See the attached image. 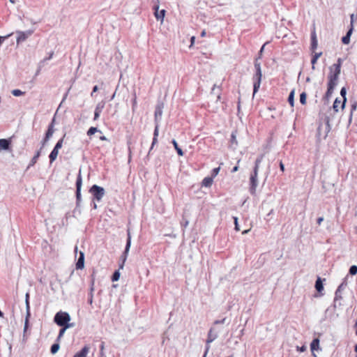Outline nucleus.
I'll use <instances>...</instances> for the list:
<instances>
[{
	"mask_svg": "<svg viewBox=\"0 0 357 357\" xmlns=\"http://www.w3.org/2000/svg\"><path fill=\"white\" fill-rule=\"evenodd\" d=\"M130 245H131V236H130V231H128L126 246L123 255L121 257L122 264L120 265V268H123V267L124 266V264L126 261V259H127V257H128V252H129V250L130 248Z\"/></svg>",
	"mask_w": 357,
	"mask_h": 357,
	"instance_id": "0eeeda50",
	"label": "nucleus"
},
{
	"mask_svg": "<svg viewBox=\"0 0 357 357\" xmlns=\"http://www.w3.org/2000/svg\"><path fill=\"white\" fill-rule=\"evenodd\" d=\"M342 101L338 100V98H336L333 103V110L335 112H337L339 111V109L341 108Z\"/></svg>",
	"mask_w": 357,
	"mask_h": 357,
	"instance_id": "393cba45",
	"label": "nucleus"
},
{
	"mask_svg": "<svg viewBox=\"0 0 357 357\" xmlns=\"http://www.w3.org/2000/svg\"><path fill=\"white\" fill-rule=\"evenodd\" d=\"M220 167H216V168H214V169H213L212 176H216L218 174V173H219V172H220Z\"/></svg>",
	"mask_w": 357,
	"mask_h": 357,
	"instance_id": "49530a36",
	"label": "nucleus"
},
{
	"mask_svg": "<svg viewBox=\"0 0 357 357\" xmlns=\"http://www.w3.org/2000/svg\"><path fill=\"white\" fill-rule=\"evenodd\" d=\"M163 105L159 104L156 106L155 111V121L158 123L162 115Z\"/></svg>",
	"mask_w": 357,
	"mask_h": 357,
	"instance_id": "9b49d317",
	"label": "nucleus"
},
{
	"mask_svg": "<svg viewBox=\"0 0 357 357\" xmlns=\"http://www.w3.org/2000/svg\"><path fill=\"white\" fill-rule=\"evenodd\" d=\"M236 133L237 131L235 130L231 133V146L232 149H235L238 146V142L236 140Z\"/></svg>",
	"mask_w": 357,
	"mask_h": 357,
	"instance_id": "6ab92c4d",
	"label": "nucleus"
},
{
	"mask_svg": "<svg viewBox=\"0 0 357 357\" xmlns=\"http://www.w3.org/2000/svg\"><path fill=\"white\" fill-rule=\"evenodd\" d=\"M81 187H82V178L81 176L79 175L77 178L76 181V197L77 200L79 201L81 197Z\"/></svg>",
	"mask_w": 357,
	"mask_h": 357,
	"instance_id": "ddd939ff",
	"label": "nucleus"
},
{
	"mask_svg": "<svg viewBox=\"0 0 357 357\" xmlns=\"http://www.w3.org/2000/svg\"><path fill=\"white\" fill-rule=\"evenodd\" d=\"M156 123V125H155V128L154 130L153 137H158V136L159 135L158 123Z\"/></svg>",
	"mask_w": 357,
	"mask_h": 357,
	"instance_id": "c03bdc74",
	"label": "nucleus"
},
{
	"mask_svg": "<svg viewBox=\"0 0 357 357\" xmlns=\"http://www.w3.org/2000/svg\"><path fill=\"white\" fill-rule=\"evenodd\" d=\"M136 105H137V97H136V95H135V97L132 100V110L133 111H135Z\"/></svg>",
	"mask_w": 357,
	"mask_h": 357,
	"instance_id": "3c124183",
	"label": "nucleus"
},
{
	"mask_svg": "<svg viewBox=\"0 0 357 357\" xmlns=\"http://www.w3.org/2000/svg\"><path fill=\"white\" fill-rule=\"evenodd\" d=\"M15 33L17 34V45H20V43L26 41L27 38H29L34 33V29H29L25 31H16Z\"/></svg>",
	"mask_w": 357,
	"mask_h": 357,
	"instance_id": "423d86ee",
	"label": "nucleus"
},
{
	"mask_svg": "<svg viewBox=\"0 0 357 357\" xmlns=\"http://www.w3.org/2000/svg\"><path fill=\"white\" fill-rule=\"evenodd\" d=\"M11 144L10 139H0V151L9 150Z\"/></svg>",
	"mask_w": 357,
	"mask_h": 357,
	"instance_id": "f8f14e48",
	"label": "nucleus"
},
{
	"mask_svg": "<svg viewBox=\"0 0 357 357\" xmlns=\"http://www.w3.org/2000/svg\"><path fill=\"white\" fill-rule=\"evenodd\" d=\"M195 40V36L191 37V39H190V41H191L190 47L194 44Z\"/></svg>",
	"mask_w": 357,
	"mask_h": 357,
	"instance_id": "69168bd1",
	"label": "nucleus"
},
{
	"mask_svg": "<svg viewBox=\"0 0 357 357\" xmlns=\"http://www.w3.org/2000/svg\"><path fill=\"white\" fill-rule=\"evenodd\" d=\"M329 69L330 73L328 77V83H330V87L331 89L333 86H336V85L337 84L339 76L340 75L341 71L340 70L339 65H332L331 66H330Z\"/></svg>",
	"mask_w": 357,
	"mask_h": 357,
	"instance_id": "20e7f679",
	"label": "nucleus"
},
{
	"mask_svg": "<svg viewBox=\"0 0 357 357\" xmlns=\"http://www.w3.org/2000/svg\"><path fill=\"white\" fill-rule=\"evenodd\" d=\"M157 141H158L157 137H153V142H152V145H151V149H153V146L155 144Z\"/></svg>",
	"mask_w": 357,
	"mask_h": 357,
	"instance_id": "bf43d9fd",
	"label": "nucleus"
},
{
	"mask_svg": "<svg viewBox=\"0 0 357 357\" xmlns=\"http://www.w3.org/2000/svg\"><path fill=\"white\" fill-rule=\"evenodd\" d=\"M315 288H316L317 291L319 292H321L324 289L322 281L321 280V279L319 278L316 281Z\"/></svg>",
	"mask_w": 357,
	"mask_h": 357,
	"instance_id": "c85d7f7f",
	"label": "nucleus"
},
{
	"mask_svg": "<svg viewBox=\"0 0 357 357\" xmlns=\"http://www.w3.org/2000/svg\"><path fill=\"white\" fill-rule=\"evenodd\" d=\"M213 183V178L206 177L202 181V186L210 187Z\"/></svg>",
	"mask_w": 357,
	"mask_h": 357,
	"instance_id": "b1692460",
	"label": "nucleus"
},
{
	"mask_svg": "<svg viewBox=\"0 0 357 357\" xmlns=\"http://www.w3.org/2000/svg\"><path fill=\"white\" fill-rule=\"evenodd\" d=\"M62 337H63L62 336H60V335H58V336H57V337H56V342H58V343H59V342H60V340H61V339Z\"/></svg>",
	"mask_w": 357,
	"mask_h": 357,
	"instance_id": "0e129e2a",
	"label": "nucleus"
},
{
	"mask_svg": "<svg viewBox=\"0 0 357 357\" xmlns=\"http://www.w3.org/2000/svg\"><path fill=\"white\" fill-rule=\"evenodd\" d=\"M306 96H307L305 92L300 95V102L302 105H305L306 103Z\"/></svg>",
	"mask_w": 357,
	"mask_h": 357,
	"instance_id": "e433bc0d",
	"label": "nucleus"
},
{
	"mask_svg": "<svg viewBox=\"0 0 357 357\" xmlns=\"http://www.w3.org/2000/svg\"><path fill=\"white\" fill-rule=\"evenodd\" d=\"M71 318L67 312L59 311L54 317V321L59 326L74 327L75 324L70 323Z\"/></svg>",
	"mask_w": 357,
	"mask_h": 357,
	"instance_id": "f257e3e1",
	"label": "nucleus"
},
{
	"mask_svg": "<svg viewBox=\"0 0 357 357\" xmlns=\"http://www.w3.org/2000/svg\"><path fill=\"white\" fill-rule=\"evenodd\" d=\"M29 317H27V314L26 315V319H25V324H24V331H26L27 327H28V319H29Z\"/></svg>",
	"mask_w": 357,
	"mask_h": 357,
	"instance_id": "5fc2aeb1",
	"label": "nucleus"
},
{
	"mask_svg": "<svg viewBox=\"0 0 357 357\" xmlns=\"http://www.w3.org/2000/svg\"><path fill=\"white\" fill-rule=\"evenodd\" d=\"M61 328L59 330V335L63 336L64 333H66V330L68 328H70V327H66V326H60Z\"/></svg>",
	"mask_w": 357,
	"mask_h": 357,
	"instance_id": "ea45409f",
	"label": "nucleus"
},
{
	"mask_svg": "<svg viewBox=\"0 0 357 357\" xmlns=\"http://www.w3.org/2000/svg\"><path fill=\"white\" fill-rule=\"evenodd\" d=\"M261 77H262L261 70H259L258 71H256V73L253 77V79H254L253 95H255L257 92L258 89L260 87Z\"/></svg>",
	"mask_w": 357,
	"mask_h": 357,
	"instance_id": "6e6552de",
	"label": "nucleus"
},
{
	"mask_svg": "<svg viewBox=\"0 0 357 357\" xmlns=\"http://www.w3.org/2000/svg\"><path fill=\"white\" fill-rule=\"evenodd\" d=\"M25 304H26V312L27 314V317H30L31 312H30L29 293V292H27L25 294Z\"/></svg>",
	"mask_w": 357,
	"mask_h": 357,
	"instance_id": "aec40b11",
	"label": "nucleus"
},
{
	"mask_svg": "<svg viewBox=\"0 0 357 357\" xmlns=\"http://www.w3.org/2000/svg\"><path fill=\"white\" fill-rule=\"evenodd\" d=\"M86 119H87V116H84V114H82L80 115L79 119V123H80V122H82L83 123H85V120H86Z\"/></svg>",
	"mask_w": 357,
	"mask_h": 357,
	"instance_id": "de8ad7c7",
	"label": "nucleus"
},
{
	"mask_svg": "<svg viewBox=\"0 0 357 357\" xmlns=\"http://www.w3.org/2000/svg\"><path fill=\"white\" fill-rule=\"evenodd\" d=\"M93 135V139H100V140H107V138L102 135L100 130H98L96 128L91 127V136Z\"/></svg>",
	"mask_w": 357,
	"mask_h": 357,
	"instance_id": "1a4fd4ad",
	"label": "nucleus"
},
{
	"mask_svg": "<svg viewBox=\"0 0 357 357\" xmlns=\"http://www.w3.org/2000/svg\"><path fill=\"white\" fill-rule=\"evenodd\" d=\"M89 351V347L86 345L80 351L77 352L73 357H86Z\"/></svg>",
	"mask_w": 357,
	"mask_h": 357,
	"instance_id": "dca6fc26",
	"label": "nucleus"
},
{
	"mask_svg": "<svg viewBox=\"0 0 357 357\" xmlns=\"http://www.w3.org/2000/svg\"><path fill=\"white\" fill-rule=\"evenodd\" d=\"M342 61V59L339 58V59H337V63H335V64H334V65H339V67H340V70H341Z\"/></svg>",
	"mask_w": 357,
	"mask_h": 357,
	"instance_id": "6e6d98bb",
	"label": "nucleus"
},
{
	"mask_svg": "<svg viewBox=\"0 0 357 357\" xmlns=\"http://www.w3.org/2000/svg\"><path fill=\"white\" fill-rule=\"evenodd\" d=\"M48 141H49V139H46V137H44V139L41 142V147L39 150L41 151L43 149V148L46 145V144L47 143Z\"/></svg>",
	"mask_w": 357,
	"mask_h": 357,
	"instance_id": "09e8293b",
	"label": "nucleus"
},
{
	"mask_svg": "<svg viewBox=\"0 0 357 357\" xmlns=\"http://www.w3.org/2000/svg\"><path fill=\"white\" fill-rule=\"evenodd\" d=\"M13 33L8 34L5 36H0V45L2 44V43L8 38H9Z\"/></svg>",
	"mask_w": 357,
	"mask_h": 357,
	"instance_id": "a18cd8bd",
	"label": "nucleus"
},
{
	"mask_svg": "<svg viewBox=\"0 0 357 357\" xmlns=\"http://www.w3.org/2000/svg\"><path fill=\"white\" fill-rule=\"evenodd\" d=\"M352 31H353V28L351 27V29L348 31L347 35L345 36H344L342 39V41L344 44H349V42H350V37H351V35L352 33Z\"/></svg>",
	"mask_w": 357,
	"mask_h": 357,
	"instance_id": "412c9836",
	"label": "nucleus"
},
{
	"mask_svg": "<svg viewBox=\"0 0 357 357\" xmlns=\"http://www.w3.org/2000/svg\"><path fill=\"white\" fill-rule=\"evenodd\" d=\"M105 102L104 101V100H102L97 104L95 110L101 112L102 109L105 107Z\"/></svg>",
	"mask_w": 357,
	"mask_h": 357,
	"instance_id": "72a5a7b5",
	"label": "nucleus"
},
{
	"mask_svg": "<svg viewBox=\"0 0 357 357\" xmlns=\"http://www.w3.org/2000/svg\"><path fill=\"white\" fill-rule=\"evenodd\" d=\"M280 169H281L282 172H284V165H283V163H282V162H280Z\"/></svg>",
	"mask_w": 357,
	"mask_h": 357,
	"instance_id": "e2e57ef3",
	"label": "nucleus"
},
{
	"mask_svg": "<svg viewBox=\"0 0 357 357\" xmlns=\"http://www.w3.org/2000/svg\"><path fill=\"white\" fill-rule=\"evenodd\" d=\"M43 65H44L43 63H39L38 68V69L36 70V76H37L40 73V72L41 70V68H42V66Z\"/></svg>",
	"mask_w": 357,
	"mask_h": 357,
	"instance_id": "864d4df0",
	"label": "nucleus"
},
{
	"mask_svg": "<svg viewBox=\"0 0 357 357\" xmlns=\"http://www.w3.org/2000/svg\"><path fill=\"white\" fill-rule=\"evenodd\" d=\"M357 108V102H354L352 105H351V113H350V115H349V123H350L352 121V116H353V112Z\"/></svg>",
	"mask_w": 357,
	"mask_h": 357,
	"instance_id": "f704fd0d",
	"label": "nucleus"
},
{
	"mask_svg": "<svg viewBox=\"0 0 357 357\" xmlns=\"http://www.w3.org/2000/svg\"><path fill=\"white\" fill-rule=\"evenodd\" d=\"M294 93H295V90L294 89L290 92L289 98H288L289 103L290 104V105L291 107L294 106Z\"/></svg>",
	"mask_w": 357,
	"mask_h": 357,
	"instance_id": "c756f323",
	"label": "nucleus"
},
{
	"mask_svg": "<svg viewBox=\"0 0 357 357\" xmlns=\"http://www.w3.org/2000/svg\"><path fill=\"white\" fill-rule=\"evenodd\" d=\"M226 322V318L221 320H217L213 323V326L210 328L208 333V338L206 343L208 344L213 342L218 336V333L222 331V327L218 326L220 324H224Z\"/></svg>",
	"mask_w": 357,
	"mask_h": 357,
	"instance_id": "7ed1b4c3",
	"label": "nucleus"
},
{
	"mask_svg": "<svg viewBox=\"0 0 357 357\" xmlns=\"http://www.w3.org/2000/svg\"><path fill=\"white\" fill-rule=\"evenodd\" d=\"M346 94H347L346 89L344 87L342 88L341 91H340V95L342 96V97L343 98V100H342V105H341V109H344V107H345V104H346V102H347Z\"/></svg>",
	"mask_w": 357,
	"mask_h": 357,
	"instance_id": "4be33fe9",
	"label": "nucleus"
},
{
	"mask_svg": "<svg viewBox=\"0 0 357 357\" xmlns=\"http://www.w3.org/2000/svg\"><path fill=\"white\" fill-rule=\"evenodd\" d=\"M342 286V284L340 286H339L338 289H337V291L335 292V298H337L338 297V294L340 291V289H341Z\"/></svg>",
	"mask_w": 357,
	"mask_h": 357,
	"instance_id": "13d9d810",
	"label": "nucleus"
},
{
	"mask_svg": "<svg viewBox=\"0 0 357 357\" xmlns=\"http://www.w3.org/2000/svg\"><path fill=\"white\" fill-rule=\"evenodd\" d=\"M319 346V340L316 338L312 340L310 347L312 351L317 350Z\"/></svg>",
	"mask_w": 357,
	"mask_h": 357,
	"instance_id": "cd10ccee",
	"label": "nucleus"
},
{
	"mask_svg": "<svg viewBox=\"0 0 357 357\" xmlns=\"http://www.w3.org/2000/svg\"><path fill=\"white\" fill-rule=\"evenodd\" d=\"M331 122H332V119H331L330 117L326 118V133L325 137L328 135V133L330 132V130L331 129Z\"/></svg>",
	"mask_w": 357,
	"mask_h": 357,
	"instance_id": "2f4dec72",
	"label": "nucleus"
},
{
	"mask_svg": "<svg viewBox=\"0 0 357 357\" xmlns=\"http://www.w3.org/2000/svg\"><path fill=\"white\" fill-rule=\"evenodd\" d=\"M324 221V218L323 217H320L317 219V224L318 225H321V222Z\"/></svg>",
	"mask_w": 357,
	"mask_h": 357,
	"instance_id": "052dcab7",
	"label": "nucleus"
},
{
	"mask_svg": "<svg viewBox=\"0 0 357 357\" xmlns=\"http://www.w3.org/2000/svg\"><path fill=\"white\" fill-rule=\"evenodd\" d=\"M119 278H120V273H119V271H116L112 276V280L117 281L119 280Z\"/></svg>",
	"mask_w": 357,
	"mask_h": 357,
	"instance_id": "37998d69",
	"label": "nucleus"
},
{
	"mask_svg": "<svg viewBox=\"0 0 357 357\" xmlns=\"http://www.w3.org/2000/svg\"><path fill=\"white\" fill-rule=\"evenodd\" d=\"M354 17H355L354 14L351 15V24L352 28H353V22H354Z\"/></svg>",
	"mask_w": 357,
	"mask_h": 357,
	"instance_id": "680f3d73",
	"label": "nucleus"
},
{
	"mask_svg": "<svg viewBox=\"0 0 357 357\" xmlns=\"http://www.w3.org/2000/svg\"><path fill=\"white\" fill-rule=\"evenodd\" d=\"M100 113L101 112L95 110V112H94V119L95 120H96L98 118Z\"/></svg>",
	"mask_w": 357,
	"mask_h": 357,
	"instance_id": "4d7b16f0",
	"label": "nucleus"
},
{
	"mask_svg": "<svg viewBox=\"0 0 357 357\" xmlns=\"http://www.w3.org/2000/svg\"><path fill=\"white\" fill-rule=\"evenodd\" d=\"M60 348V344L58 342L54 343L50 348V352L52 354H55L58 352Z\"/></svg>",
	"mask_w": 357,
	"mask_h": 357,
	"instance_id": "bb28decb",
	"label": "nucleus"
},
{
	"mask_svg": "<svg viewBox=\"0 0 357 357\" xmlns=\"http://www.w3.org/2000/svg\"><path fill=\"white\" fill-rule=\"evenodd\" d=\"M91 194H92L93 197L94 208H96L97 204L96 202H98L102 200L105 194V189L97 185H93L92 187H91Z\"/></svg>",
	"mask_w": 357,
	"mask_h": 357,
	"instance_id": "39448f33",
	"label": "nucleus"
},
{
	"mask_svg": "<svg viewBox=\"0 0 357 357\" xmlns=\"http://www.w3.org/2000/svg\"><path fill=\"white\" fill-rule=\"evenodd\" d=\"M263 158H264V155H259L256 161H255V167H254V172L253 174L250 176V193L251 194H255V192H256V189L258 186V181H257V176H258V171H259V165L260 163L261 162V161L263 160Z\"/></svg>",
	"mask_w": 357,
	"mask_h": 357,
	"instance_id": "f03ea898",
	"label": "nucleus"
},
{
	"mask_svg": "<svg viewBox=\"0 0 357 357\" xmlns=\"http://www.w3.org/2000/svg\"><path fill=\"white\" fill-rule=\"evenodd\" d=\"M40 153H41L40 150H38L36 152L35 155L31 158L29 165L27 166V168H26L27 169H29L30 167H33L37 162V160H38V158L40 157Z\"/></svg>",
	"mask_w": 357,
	"mask_h": 357,
	"instance_id": "a211bd4d",
	"label": "nucleus"
},
{
	"mask_svg": "<svg viewBox=\"0 0 357 357\" xmlns=\"http://www.w3.org/2000/svg\"><path fill=\"white\" fill-rule=\"evenodd\" d=\"M54 119H52L51 123L48 126V128H47V130L45 133V137H46V139H50L52 136L53 135V133L54 132Z\"/></svg>",
	"mask_w": 357,
	"mask_h": 357,
	"instance_id": "f3484780",
	"label": "nucleus"
},
{
	"mask_svg": "<svg viewBox=\"0 0 357 357\" xmlns=\"http://www.w3.org/2000/svg\"><path fill=\"white\" fill-rule=\"evenodd\" d=\"M58 153H59V151L53 149V150L51 151V153L49 155L50 163H52L56 159Z\"/></svg>",
	"mask_w": 357,
	"mask_h": 357,
	"instance_id": "5701e85b",
	"label": "nucleus"
},
{
	"mask_svg": "<svg viewBox=\"0 0 357 357\" xmlns=\"http://www.w3.org/2000/svg\"><path fill=\"white\" fill-rule=\"evenodd\" d=\"M273 213V209L272 208V209H271V210L268 211V213H267V216L271 215Z\"/></svg>",
	"mask_w": 357,
	"mask_h": 357,
	"instance_id": "774afa93",
	"label": "nucleus"
},
{
	"mask_svg": "<svg viewBox=\"0 0 357 357\" xmlns=\"http://www.w3.org/2000/svg\"><path fill=\"white\" fill-rule=\"evenodd\" d=\"M63 139L61 138L60 139L56 144L55 146L54 147V149H56V150H59L61 147H62V145H63Z\"/></svg>",
	"mask_w": 357,
	"mask_h": 357,
	"instance_id": "4c0bfd02",
	"label": "nucleus"
},
{
	"mask_svg": "<svg viewBox=\"0 0 357 357\" xmlns=\"http://www.w3.org/2000/svg\"><path fill=\"white\" fill-rule=\"evenodd\" d=\"M172 144H173L175 149L176 150L178 155L180 156H183V152L182 149L178 147V144L175 139L172 140Z\"/></svg>",
	"mask_w": 357,
	"mask_h": 357,
	"instance_id": "7c9ffc66",
	"label": "nucleus"
},
{
	"mask_svg": "<svg viewBox=\"0 0 357 357\" xmlns=\"http://www.w3.org/2000/svg\"><path fill=\"white\" fill-rule=\"evenodd\" d=\"M317 45H318L317 40V38H316V35L314 33L312 35V43H311L312 49L313 50H315L317 47Z\"/></svg>",
	"mask_w": 357,
	"mask_h": 357,
	"instance_id": "473e14b6",
	"label": "nucleus"
},
{
	"mask_svg": "<svg viewBox=\"0 0 357 357\" xmlns=\"http://www.w3.org/2000/svg\"><path fill=\"white\" fill-rule=\"evenodd\" d=\"M100 91L101 92V98H105L106 96V91H105V85L102 83L99 86H95L93 89L92 93H95L96 91ZM93 93H91V96H92Z\"/></svg>",
	"mask_w": 357,
	"mask_h": 357,
	"instance_id": "2eb2a0df",
	"label": "nucleus"
},
{
	"mask_svg": "<svg viewBox=\"0 0 357 357\" xmlns=\"http://www.w3.org/2000/svg\"><path fill=\"white\" fill-rule=\"evenodd\" d=\"M349 273L352 275H356L357 273V266H351L349 269Z\"/></svg>",
	"mask_w": 357,
	"mask_h": 357,
	"instance_id": "58836bf2",
	"label": "nucleus"
},
{
	"mask_svg": "<svg viewBox=\"0 0 357 357\" xmlns=\"http://www.w3.org/2000/svg\"><path fill=\"white\" fill-rule=\"evenodd\" d=\"M321 54H322V52H318V53H315L313 55L312 61H311V63H312V68L313 70L315 68L314 65L317 63V61L319 59V58L321 56Z\"/></svg>",
	"mask_w": 357,
	"mask_h": 357,
	"instance_id": "a878e982",
	"label": "nucleus"
},
{
	"mask_svg": "<svg viewBox=\"0 0 357 357\" xmlns=\"http://www.w3.org/2000/svg\"><path fill=\"white\" fill-rule=\"evenodd\" d=\"M155 17L158 20H160V22L162 23L164 21L165 10H161L159 11V6H157L155 7Z\"/></svg>",
	"mask_w": 357,
	"mask_h": 357,
	"instance_id": "9d476101",
	"label": "nucleus"
},
{
	"mask_svg": "<svg viewBox=\"0 0 357 357\" xmlns=\"http://www.w3.org/2000/svg\"><path fill=\"white\" fill-rule=\"evenodd\" d=\"M84 266V254L83 252H79L78 259L76 262V268L82 269Z\"/></svg>",
	"mask_w": 357,
	"mask_h": 357,
	"instance_id": "4468645a",
	"label": "nucleus"
},
{
	"mask_svg": "<svg viewBox=\"0 0 357 357\" xmlns=\"http://www.w3.org/2000/svg\"><path fill=\"white\" fill-rule=\"evenodd\" d=\"M255 68L256 69V71H258L259 70H261L260 63H258L257 61H255Z\"/></svg>",
	"mask_w": 357,
	"mask_h": 357,
	"instance_id": "603ef678",
	"label": "nucleus"
},
{
	"mask_svg": "<svg viewBox=\"0 0 357 357\" xmlns=\"http://www.w3.org/2000/svg\"><path fill=\"white\" fill-rule=\"evenodd\" d=\"M238 169V166H235L233 169H232V172H237Z\"/></svg>",
	"mask_w": 357,
	"mask_h": 357,
	"instance_id": "338daca9",
	"label": "nucleus"
},
{
	"mask_svg": "<svg viewBox=\"0 0 357 357\" xmlns=\"http://www.w3.org/2000/svg\"><path fill=\"white\" fill-rule=\"evenodd\" d=\"M54 55V52H51L49 54V56H47V57H45V59H43L41 61H40V63H45L47 61H49L50 60L52 56Z\"/></svg>",
	"mask_w": 357,
	"mask_h": 357,
	"instance_id": "a19ab883",
	"label": "nucleus"
},
{
	"mask_svg": "<svg viewBox=\"0 0 357 357\" xmlns=\"http://www.w3.org/2000/svg\"><path fill=\"white\" fill-rule=\"evenodd\" d=\"M12 94L14 96H22V94L24 93V92L22 91L20 89H14L12 91Z\"/></svg>",
	"mask_w": 357,
	"mask_h": 357,
	"instance_id": "c9c22d12",
	"label": "nucleus"
},
{
	"mask_svg": "<svg viewBox=\"0 0 357 357\" xmlns=\"http://www.w3.org/2000/svg\"><path fill=\"white\" fill-rule=\"evenodd\" d=\"M330 86H331L330 83H328V89H327V92H326V96H330L332 94V93H333V91L335 87V86H333L331 89Z\"/></svg>",
	"mask_w": 357,
	"mask_h": 357,
	"instance_id": "79ce46f5",
	"label": "nucleus"
},
{
	"mask_svg": "<svg viewBox=\"0 0 357 357\" xmlns=\"http://www.w3.org/2000/svg\"><path fill=\"white\" fill-rule=\"evenodd\" d=\"M234 219L235 229L236 231H239L240 228H239V226H238V218L234 217Z\"/></svg>",
	"mask_w": 357,
	"mask_h": 357,
	"instance_id": "8fccbe9b",
	"label": "nucleus"
}]
</instances>
